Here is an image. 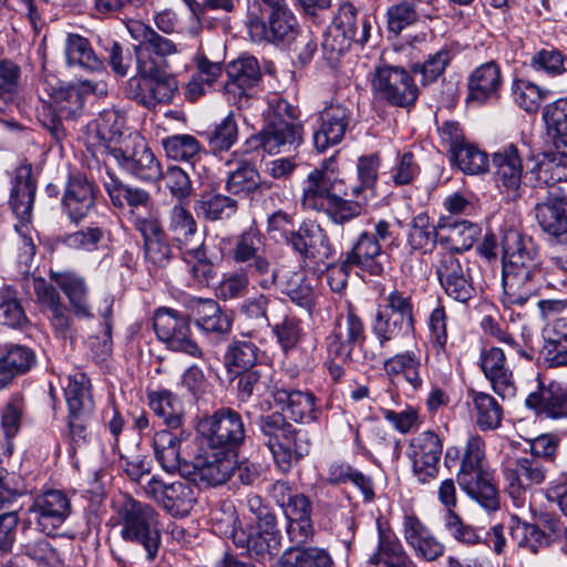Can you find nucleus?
<instances>
[{
	"mask_svg": "<svg viewBox=\"0 0 567 567\" xmlns=\"http://www.w3.org/2000/svg\"><path fill=\"white\" fill-rule=\"evenodd\" d=\"M330 159L310 171L302 182L303 208L323 213L336 225H344L362 215V203L350 200L343 190L344 183L329 171Z\"/></svg>",
	"mask_w": 567,
	"mask_h": 567,
	"instance_id": "1",
	"label": "nucleus"
},
{
	"mask_svg": "<svg viewBox=\"0 0 567 567\" xmlns=\"http://www.w3.org/2000/svg\"><path fill=\"white\" fill-rule=\"evenodd\" d=\"M228 257L243 272L231 274L219 284L218 296L224 300L245 296L249 277L261 279L270 271V260L265 251L262 236L255 228H249L234 238Z\"/></svg>",
	"mask_w": 567,
	"mask_h": 567,
	"instance_id": "2",
	"label": "nucleus"
},
{
	"mask_svg": "<svg viewBox=\"0 0 567 567\" xmlns=\"http://www.w3.org/2000/svg\"><path fill=\"white\" fill-rule=\"evenodd\" d=\"M484 456V441L478 435L471 436L462 453L456 480L460 487L482 507L496 511L499 507L498 494Z\"/></svg>",
	"mask_w": 567,
	"mask_h": 567,
	"instance_id": "3",
	"label": "nucleus"
},
{
	"mask_svg": "<svg viewBox=\"0 0 567 567\" xmlns=\"http://www.w3.org/2000/svg\"><path fill=\"white\" fill-rule=\"evenodd\" d=\"M117 515L122 538L141 545L146 560L154 561L161 547L158 513L150 504L127 497Z\"/></svg>",
	"mask_w": 567,
	"mask_h": 567,
	"instance_id": "4",
	"label": "nucleus"
},
{
	"mask_svg": "<svg viewBox=\"0 0 567 567\" xmlns=\"http://www.w3.org/2000/svg\"><path fill=\"white\" fill-rule=\"evenodd\" d=\"M260 146L269 154L296 150L303 142V126L297 110L286 100L276 99L265 127L259 132Z\"/></svg>",
	"mask_w": 567,
	"mask_h": 567,
	"instance_id": "5",
	"label": "nucleus"
},
{
	"mask_svg": "<svg viewBox=\"0 0 567 567\" xmlns=\"http://www.w3.org/2000/svg\"><path fill=\"white\" fill-rule=\"evenodd\" d=\"M198 432L206 447L235 454L247 436L243 416L231 408H220L204 417L198 424Z\"/></svg>",
	"mask_w": 567,
	"mask_h": 567,
	"instance_id": "6",
	"label": "nucleus"
},
{
	"mask_svg": "<svg viewBox=\"0 0 567 567\" xmlns=\"http://www.w3.org/2000/svg\"><path fill=\"white\" fill-rule=\"evenodd\" d=\"M137 74L127 81L125 93L148 110L155 109L158 104L171 103L178 92L176 78L164 68H152L151 72L137 69Z\"/></svg>",
	"mask_w": 567,
	"mask_h": 567,
	"instance_id": "7",
	"label": "nucleus"
},
{
	"mask_svg": "<svg viewBox=\"0 0 567 567\" xmlns=\"http://www.w3.org/2000/svg\"><path fill=\"white\" fill-rule=\"evenodd\" d=\"M24 410L25 404L21 394H13L1 410V427L7 442L6 444L0 443V463L2 462V456L9 457L12 454L13 444L11 439L20 431ZM21 495L22 493L13 476L4 467L0 466V508L13 503Z\"/></svg>",
	"mask_w": 567,
	"mask_h": 567,
	"instance_id": "8",
	"label": "nucleus"
},
{
	"mask_svg": "<svg viewBox=\"0 0 567 567\" xmlns=\"http://www.w3.org/2000/svg\"><path fill=\"white\" fill-rule=\"evenodd\" d=\"M434 268L440 286L449 298L467 305L476 297L468 259L453 252H439Z\"/></svg>",
	"mask_w": 567,
	"mask_h": 567,
	"instance_id": "9",
	"label": "nucleus"
},
{
	"mask_svg": "<svg viewBox=\"0 0 567 567\" xmlns=\"http://www.w3.org/2000/svg\"><path fill=\"white\" fill-rule=\"evenodd\" d=\"M372 89L377 99L396 107L415 105L419 89L412 75L402 66L381 64L374 70Z\"/></svg>",
	"mask_w": 567,
	"mask_h": 567,
	"instance_id": "10",
	"label": "nucleus"
},
{
	"mask_svg": "<svg viewBox=\"0 0 567 567\" xmlns=\"http://www.w3.org/2000/svg\"><path fill=\"white\" fill-rule=\"evenodd\" d=\"M126 28L131 37L138 42L135 47L137 69L151 72L152 68H165L166 58L177 53V47L171 39L161 35L144 22L130 20Z\"/></svg>",
	"mask_w": 567,
	"mask_h": 567,
	"instance_id": "11",
	"label": "nucleus"
},
{
	"mask_svg": "<svg viewBox=\"0 0 567 567\" xmlns=\"http://www.w3.org/2000/svg\"><path fill=\"white\" fill-rule=\"evenodd\" d=\"M365 339L363 320L353 307L349 306L346 313L337 316L332 330L326 337L327 353L342 362H353L355 347L361 348Z\"/></svg>",
	"mask_w": 567,
	"mask_h": 567,
	"instance_id": "12",
	"label": "nucleus"
},
{
	"mask_svg": "<svg viewBox=\"0 0 567 567\" xmlns=\"http://www.w3.org/2000/svg\"><path fill=\"white\" fill-rule=\"evenodd\" d=\"M238 454L224 450L206 449L203 456L193 463H185L182 476L196 485L217 486L226 483L234 474Z\"/></svg>",
	"mask_w": 567,
	"mask_h": 567,
	"instance_id": "13",
	"label": "nucleus"
},
{
	"mask_svg": "<svg viewBox=\"0 0 567 567\" xmlns=\"http://www.w3.org/2000/svg\"><path fill=\"white\" fill-rule=\"evenodd\" d=\"M246 25L252 41L280 44L296 39L299 33V24L296 16L288 4L266 12L246 21Z\"/></svg>",
	"mask_w": 567,
	"mask_h": 567,
	"instance_id": "14",
	"label": "nucleus"
},
{
	"mask_svg": "<svg viewBox=\"0 0 567 567\" xmlns=\"http://www.w3.org/2000/svg\"><path fill=\"white\" fill-rule=\"evenodd\" d=\"M73 512L70 496L61 489H48L33 498L28 509L38 529L54 536Z\"/></svg>",
	"mask_w": 567,
	"mask_h": 567,
	"instance_id": "15",
	"label": "nucleus"
},
{
	"mask_svg": "<svg viewBox=\"0 0 567 567\" xmlns=\"http://www.w3.org/2000/svg\"><path fill=\"white\" fill-rule=\"evenodd\" d=\"M226 72L228 81L224 90L228 101L239 110L252 107L257 99L249 91L261 80L258 60L254 56H240L227 65Z\"/></svg>",
	"mask_w": 567,
	"mask_h": 567,
	"instance_id": "16",
	"label": "nucleus"
},
{
	"mask_svg": "<svg viewBox=\"0 0 567 567\" xmlns=\"http://www.w3.org/2000/svg\"><path fill=\"white\" fill-rule=\"evenodd\" d=\"M153 327L157 338L168 349L183 352L194 358H203L204 352L192 338L188 320L173 309H158L153 318Z\"/></svg>",
	"mask_w": 567,
	"mask_h": 567,
	"instance_id": "17",
	"label": "nucleus"
},
{
	"mask_svg": "<svg viewBox=\"0 0 567 567\" xmlns=\"http://www.w3.org/2000/svg\"><path fill=\"white\" fill-rule=\"evenodd\" d=\"M503 475L508 495L515 505L520 506L525 501L526 492L545 482L547 468L537 457L520 456L504 466Z\"/></svg>",
	"mask_w": 567,
	"mask_h": 567,
	"instance_id": "18",
	"label": "nucleus"
},
{
	"mask_svg": "<svg viewBox=\"0 0 567 567\" xmlns=\"http://www.w3.org/2000/svg\"><path fill=\"white\" fill-rule=\"evenodd\" d=\"M145 494L172 516H187L196 503V488L189 483H165L153 476L143 487Z\"/></svg>",
	"mask_w": 567,
	"mask_h": 567,
	"instance_id": "19",
	"label": "nucleus"
},
{
	"mask_svg": "<svg viewBox=\"0 0 567 567\" xmlns=\"http://www.w3.org/2000/svg\"><path fill=\"white\" fill-rule=\"evenodd\" d=\"M442 452V439L434 431L421 432L410 441L408 456L420 483L425 484L436 478Z\"/></svg>",
	"mask_w": 567,
	"mask_h": 567,
	"instance_id": "20",
	"label": "nucleus"
},
{
	"mask_svg": "<svg viewBox=\"0 0 567 567\" xmlns=\"http://www.w3.org/2000/svg\"><path fill=\"white\" fill-rule=\"evenodd\" d=\"M110 155L118 167L130 176L144 182L156 183L162 178L163 168L153 151L143 142L133 147H114Z\"/></svg>",
	"mask_w": 567,
	"mask_h": 567,
	"instance_id": "21",
	"label": "nucleus"
},
{
	"mask_svg": "<svg viewBox=\"0 0 567 567\" xmlns=\"http://www.w3.org/2000/svg\"><path fill=\"white\" fill-rule=\"evenodd\" d=\"M269 276L258 280L262 290L278 289L291 302L311 312L315 307V291L303 271H292L270 266Z\"/></svg>",
	"mask_w": 567,
	"mask_h": 567,
	"instance_id": "22",
	"label": "nucleus"
},
{
	"mask_svg": "<svg viewBox=\"0 0 567 567\" xmlns=\"http://www.w3.org/2000/svg\"><path fill=\"white\" fill-rule=\"evenodd\" d=\"M544 280L543 266L503 267L504 302L525 305L536 296Z\"/></svg>",
	"mask_w": 567,
	"mask_h": 567,
	"instance_id": "23",
	"label": "nucleus"
},
{
	"mask_svg": "<svg viewBox=\"0 0 567 567\" xmlns=\"http://www.w3.org/2000/svg\"><path fill=\"white\" fill-rule=\"evenodd\" d=\"M289 246L303 261L313 264H326L334 254L327 231L315 221H303L290 236Z\"/></svg>",
	"mask_w": 567,
	"mask_h": 567,
	"instance_id": "24",
	"label": "nucleus"
},
{
	"mask_svg": "<svg viewBox=\"0 0 567 567\" xmlns=\"http://www.w3.org/2000/svg\"><path fill=\"white\" fill-rule=\"evenodd\" d=\"M35 194L37 178L32 164L24 159L13 171L9 197V205L22 224H29L32 219Z\"/></svg>",
	"mask_w": 567,
	"mask_h": 567,
	"instance_id": "25",
	"label": "nucleus"
},
{
	"mask_svg": "<svg viewBox=\"0 0 567 567\" xmlns=\"http://www.w3.org/2000/svg\"><path fill=\"white\" fill-rule=\"evenodd\" d=\"M62 209L74 224H79L96 209L95 186L86 176H69L62 196Z\"/></svg>",
	"mask_w": 567,
	"mask_h": 567,
	"instance_id": "26",
	"label": "nucleus"
},
{
	"mask_svg": "<svg viewBox=\"0 0 567 567\" xmlns=\"http://www.w3.org/2000/svg\"><path fill=\"white\" fill-rule=\"evenodd\" d=\"M352 117V111L344 105L326 107L317 120L312 140L319 153L338 145L344 137Z\"/></svg>",
	"mask_w": 567,
	"mask_h": 567,
	"instance_id": "27",
	"label": "nucleus"
},
{
	"mask_svg": "<svg viewBox=\"0 0 567 567\" xmlns=\"http://www.w3.org/2000/svg\"><path fill=\"white\" fill-rule=\"evenodd\" d=\"M33 290L40 310L47 315L54 333L65 338L72 328L73 319L56 288L38 277L33 279Z\"/></svg>",
	"mask_w": 567,
	"mask_h": 567,
	"instance_id": "28",
	"label": "nucleus"
},
{
	"mask_svg": "<svg viewBox=\"0 0 567 567\" xmlns=\"http://www.w3.org/2000/svg\"><path fill=\"white\" fill-rule=\"evenodd\" d=\"M480 368L497 395L503 399L515 396L514 373L503 349L498 347L483 349L480 354Z\"/></svg>",
	"mask_w": 567,
	"mask_h": 567,
	"instance_id": "29",
	"label": "nucleus"
},
{
	"mask_svg": "<svg viewBox=\"0 0 567 567\" xmlns=\"http://www.w3.org/2000/svg\"><path fill=\"white\" fill-rule=\"evenodd\" d=\"M537 389L528 394L525 405L538 415L567 417V390L557 381L545 382L538 374Z\"/></svg>",
	"mask_w": 567,
	"mask_h": 567,
	"instance_id": "30",
	"label": "nucleus"
},
{
	"mask_svg": "<svg viewBox=\"0 0 567 567\" xmlns=\"http://www.w3.org/2000/svg\"><path fill=\"white\" fill-rule=\"evenodd\" d=\"M343 258L347 265L378 277L384 274V265L388 260L381 244L369 231H362L358 236L352 247L343 254Z\"/></svg>",
	"mask_w": 567,
	"mask_h": 567,
	"instance_id": "31",
	"label": "nucleus"
},
{
	"mask_svg": "<svg viewBox=\"0 0 567 567\" xmlns=\"http://www.w3.org/2000/svg\"><path fill=\"white\" fill-rule=\"evenodd\" d=\"M230 536L236 546L247 548L250 556L266 559L277 555L281 548V534L277 519L269 527L257 524L256 530L247 534L244 529L233 527Z\"/></svg>",
	"mask_w": 567,
	"mask_h": 567,
	"instance_id": "32",
	"label": "nucleus"
},
{
	"mask_svg": "<svg viewBox=\"0 0 567 567\" xmlns=\"http://www.w3.org/2000/svg\"><path fill=\"white\" fill-rule=\"evenodd\" d=\"M492 165L498 187L515 200L520 196L523 165L518 150L508 145L493 154Z\"/></svg>",
	"mask_w": 567,
	"mask_h": 567,
	"instance_id": "33",
	"label": "nucleus"
},
{
	"mask_svg": "<svg viewBox=\"0 0 567 567\" xmlns=\"http://www.w3.org/2000/svg\"><path fill=\"white\" fill-rule=\"evenodd\" d=\"M439 245L457 256L472 248L481 228L478 225L465 219L441 217L437 221Z\"/></svg>",
	"mask_w": 567,
	"mask_h": 567,
	"instance_id": "34",
	"label": "nucleus"
},
{
	"mask_svg": "<svg viewBox=\"0 0 567 567\" xmlns=\"http://www.w3.org/2000/svg\"><path fill=\"white\" fill-rule=\"evenodd\" d=\"M503 267L542 265L539 249L534 239L515 228H508L502 237Z\"/></svg>",
	"mask_w": 567,
	"mask_h": 567,
	"instance_id": "35",
	"label": "nucleus"
},
{
	"mask_svg": "<svg viewBox=\"0 0 567 567\" xmlns=\"http://www.w3.org/2000/svg\"><path fill=\"white\" fill-rule=\"evenodd\" d=\"M403 536L420 559L434 561L444 555L445 546L415 515L404 516Z\"/></svg>",
	"mask_w": 567,
	"mask_h": 567,
	"instance_id": "36",
	"label": "nucleus"
},
{
	"mask_svg": "<svg viewBox=\"0 0 567 567\" xmlns=\"http://www.w3.org/2000/svg\"><path fill=\"white\" fill-rule=\"evenodd\" d=\"M272 398L275 403L297 423L317 421L321 414L320 408L316 404V396L311 392L281 388L272 392Z\"/></svg>",
	"mask_w": 567,
	"mask_h": 567,
	"instance_id": "37",
	"label": "nucleus"
},
{
	"mask_svg": "<svg viewBox=\"0 0 567 567\" xmlns=\"http://www.w3.org/2000/svg\"><path fill=\"white\" fill-rule=\"evenodd\" d=\"M50 278L59 286L68 298L71 316L78 319L94 318L90 303V289L85 279L74 272H51Z\"/></svg>",
	"mask_w": 567,
	"mask_h": 567,
	"instance_id": "38",
	"label": "nucleus"
},
{
	"mask_svg": "<svg viewBox=\"0 0 567 567\" xmlns=\"http://www.w3.org/2000/svg\"><path fill=\"white\" fill-rule=\"evenodd\" d=\"M503 84L499 65L494 61L485 62L475 68L467 79V101L483 104L497 99Z\"/></svg>",
	"mask_w": 567,
	"mask_h": 567,
	"instance_id": "39",
	"label": "nucleus"
},
{
	"mask_svg": "<svg viewBox=\"0 0 567 567\" xmlns=\"http://www.w3.org/2000/svg\"><path fill=\"white\" fill-rule=\"evenodd\" d=\"M271 184L264 181L254 164L240 162L234 171L227 175L225 189L240 198L254 200L269 189Z\"/></svg>",
	"mask_w": 567,
	"mask_h": 567,
	"instance_id": "40",
	"label": "nucleus"
},
{
	"mask_svg": "<svg viewBox=\"0 0 567 567\" xmlns=\"http://www.w3.org/2000/svg\"><path fill=\"white\" fill-rule=\"evenodd\" d=\"M540 354L550 368L567 365V317H558L543 330Z\"/></svg>",
	"mask_w": 567,
	"mask_h": 567,
	"instance_id": "41",
	"label": "nucleus"
},
{
	"mask_svg": "<svg viewBox=\"0 0 567 567\" xmlns=\"http://www.w3.org/2000/svg\"><path fill=\"white\" fill-rule=\"evenodd\" d=\"M192 311L196 326L206 333L224 334L231 329L230 317L213 299H195Z\"/></svg>",
	"mask_w": 567,
	"mask_h": 567,
	"instance_id": "42",
	"label": "nucleus"
},
{
	"mask_svg": "<svg viewBox=\"0 0 567 567\" xmlns=\"http://www.w3.org/2000/svg\"><path fill=\"white\" fill-rule=\"evenodd\" d=\"M527 178L534 187L567 182V153L545 154L527 173Z\"/></svg>",
	"mask_w": 567,
	"mask_h": 567,
	"instance_id": "43",
	"label": "nucleus"
},
{
	"mask_svg": "<svg viewBox=\"0 0 567 567\" xmlns=\"http://www.w3.org/2000/svg\"><path fill=\"white\" fill-rule=\"evenodd\" d=\"M535 212L542 230L556 243L567 245V212L564 202L538 204Z\"/></svg>",
	"mask_w": 567,
	"mask_h": 567,
	"instance_id": "44",
	"label": "nucleus"
},
{
	"mask_svg": "<svg viewBox=\"0 0 567 567\" xmlns=\"http://www.w3.org/2000/svg\"><path fill=\"white\" fill-rule=\"evenodd\" d=\"M423 368L419 351L406 350L388 358L383 363L385 373L391 378L402 377L413 390L423 385Z\"/></svg>",
	"mask_w": 567,
	"mask_h": 567,
	"instance_id": "45",
	"label": "nucleus"
},
{
	"mask_svg": "<svg viewBox=\"0 0 567 567\" xmlns=\"http://www.w3.org/2000/svg\"><path fill=\"white\" fill-rule=\"evenodd\" d=\"M45 91L50 95L59 116L75 118L82 112L84 95L79 85L48 81Z\"/></svg>",
	"mask_w": 567,
	"mask_h": 567,
	"instance_id": "46",
	"label": "nucleus"
},
{
	"mask_svg": "<svg viewBox=\"0 0 567 567\" xmlns=\"http://www.w3.org/2000/svg\"><path fill=\"white\" fill-rule=\"evenodd\" d=\"M181 442L178 435L168 430L157 431L153 436L155 460L167 473L178 472L182 475L186 462L181 458Z\"/></svg>",
	"mask_w": 567,
	"mask_h": 567,
	"instance_id": "47",
	"label": "nucleus"
},
{
	"mask_svg": "<svg viewBox=\"0 0 567 567\" xmlns=\"http://www.w3.org/2000/svg\"><path fill=\"white\" fill-rule=\"evenodd\" d=\"M103 185L112 205L116 208H124L125 206L132 209L146 207L151 202V195L147 190L123 183L114 173L107 172V178L103 182Z\"/></svg>",
	"mask_w": 567,
	"mask_h": 567,
	"instance_id": "48",
	"label": "nucleus"
},
{
	"mask_svg": "<svg viewBox=\"0 0 567 567\" xmlns=\"http://www.w3.org/2000/svg\"><path fill=\"white\" fill-rule=\"evenodd\" d=\"M311 441L308 433L301 429L293 427L291 434L280 444L274 454V460L282 472L299 463L310 452Z\"/></svg>",
	"mask_w": 567,
	"mask_h": 567,
	"instance_id": "49",
	"label": "nucleus"
},
{
	"mask_svg": "<svg viewBox=\"0 0 567 567\" xmlns=\"http://www.w3.org/2000/svg\"><path fill=\"white\" fill-rule=\"evenodd\" d=\"M237 398L240 402H247L251 396H264L277 389L271 385V371L266 365H257L251 369L236 373Z\"/></svg>",
	"mask_w": 567,
	"mask_h": 567,
	"instance_id": "50",
	"label": "nucleus"
},
{
	"mask_svg": "<svg viewBox=\"0 0 567 567\" xmlns=\"http://www.w3.org/2000/svg\"><path fill=\"white\" fill-rule=\"evenodd\" d=\"M331 27L344 31V35L354 43L363 45L370 38L371 23L368 17L358 19L357 9L349 2L341 4L334 16Z\"/></svg>",
	"mask_w": 567,
	"mask_h": 567,
	"instance_id": "51",
	"label": "nucleus"
},
{
	"mask_svg": "<svg viewBox=\"0 0 567 567\" xmlns=\"http://www.w3.org/2000/svg\"><path fill=\"white\" fill-rule=\"evenodd\" d=\"M183 255L193 285L208 287L216 278L217 272L206 245L202 241L197 246L186 247Z\"/></svg>",
	"mask_w": 567,
	"mask_h": 567,
	"instance_id": "52",
	"label": "nucleus"
},
{
	"mask_svg": "<svg viewBox=\"0 0 567 567\" xmlns=\"http://www.w3.org/2000/svg\"><path fill=\"white\" fill-rule=\"evenodd\" d=\"M147 398L150 409L162 420L163 424L171 430L182 426L184 412L177 395L168 390H159L150 392Z\"/></svg>",
	"mask_w": 567,
	"mask_h": 567,
	"instance_id": "53",
	"label": "nucleus"
},
{
	"mask_svg": "<svg viewBox=\"0 0 567 567\" xmlns=\"http://www.w3.org/2000/svg\"><path fill=\"white\" fill-rule=\"evenodd\" d=\"M369 561L383 567H408L411 564L401 542L391 530L379 529L378 550Z\"/></svg>",
	"mask_w": 567,
	"mask_h": 567,
	"instance_id": "54",
	"label": "nucleus"
},
{
	"mask_svg": "<svg viewBox=\"0 0 567 567\" xmlns=\"http://www.w3.org/2000/svg\"><path fill=\"white\" fill-rule=\"evenodd\" d=\"M64 52L69 65H76L92 72L103 69V62L94 52L89 39L78 33L66 34Z\"/></svg>",
	"mask_w": 567,
	"mask_h": 567,
	"instance_id": "55",
	"label": "nucleus"
},
{
	"mask_svg": "<svg viewBox=\"0 0 567 567\" xmlns=\"http://www.w3.org/2000/svg\"><path fill=\"white\" fill-rule=\"evenodd\" d=\"M64 395L68 413H93L94 401L91 393V380L86 374L76 372L69 375Z\"/></svg>",
	"mask_w": 567,
	"mask_h": 567,
	"instance_id": "56",
	"label": "nucleus"
},
{
	"mask_svg": "<svg viewBox=\"0 0 567 567\" xmlns=\"http://www.w3.org/2000/svg\"><path fill=\"white\" fill-rule=\"evenodd\" d=\"M380 167V157L378 155L361 156L357 163V174L359 184L351 187L350 200H360L362 212L368 203L369 195L374 194Z\"/></svg>",
	"mask_w": 567,
	"mask_h": 567,
	"instance_id": "57",
	"label": "nucleus"
},
{
	"mask_svg": "<svg viewBox=\"0 0 567 567\" xmlns=\"http://www.w3.org/2000/svg\"><path fill=\"white\" fill-rule=\"evenodd\" d=\"M167 230L183 251L186 247L195 246L193 240L197 236V223L183 205H175L169 210Z\"/></svg>",
	"mask_w": 567,
	"mask_h": 567,
	"instance_id": "58",
	"label": "nucleus"
},
{
	"mask_svg": "<svg viewBox=\"0 0 567 567\" xmlns=\"http://www.w3.org/2000/svg\"><path fill=\"white\" fill-rule=\"evenodd\" d=\"M332 558L319 547L293 546L284 551L276 567H330Z\"/></svg>",
	"mask_w": 567,
	"mask_h": 567,
	"instance_id": "59",
	"label": "nucleus"
},
{
	"mask_svg": "<svg viewBox=\"0 0 567 567\" xmlns=\"http://www.w3.org/2000/svg\"><path fill=\"white\" fill-rule=\"evenodd\" d=\"M468 398L474 406L476 424L481 430H495L501 425L503 409L493 395L472 389L468 391Z\"/></svg>",
	"mask_w": 567,
	"mask_h": 567,
	"instance_id": "60",
	"label": "nucleus"
},
{
	"mask_svg": "<svg viewBox=\"0 0 567 567\" xmlns=\"http://www.w3.org/2000/svg\"><path fill=\"white\" fill-rule=\"evenodd\" d=\"M259 348L250 340L231 341L226 349L224 362L229 373H240L257 367Z\"/></svg>",
	"mask_w": 567,
	"mask_h": 567,
	"instance_id": "61",
	"label": "nucleus"
},
{
	"mask_svg": "<svg viewBox=\"0 0 567 567\" xmlns=\"http://www.w3.org/2000/svg\"><path fill=\"white\" fill-rule=\"evenodd\" d=\"M161 144L168 158L192 164L200 157L204 150L192 134H174L163 138Z\"/></svg>",
	"mask_w": 567,
	"mask_h": 567,
	"instance_id": "62",
	"label": "nucleus"
},
{
	"mask_svg": "<svg viewBox=\"0 0 567 567\" xmlns=\"http://www.w3.org/2000/svg\"><path fill=\"white\" fill-rule=\"evenodd\" d=\"M406 243L412 250H421L424 254L432 251L433 247L439 244V228L430 224L426 214L414 216L410 223Z\"/></svg>",
	"mask_w": 567,
	"mask_h": 567,
	"instance_id": "63",
	"label": "nucleus"
},
{
	"mask_svg": "<svg viewBox=\"0 0 567 567\" xmlns=\"http://www.w3.org/2000/svg\"><path fill=\"white\" fill-rule=\"evenodd\" d=\"M542 117L547 135L567 146V97L557 99L544 106Z\"/></svg>",
	"mask_w": 567,
	"mask_h": 567,
	"instance_id": "64",
	"label": "nucleus"
}]
</instances>
